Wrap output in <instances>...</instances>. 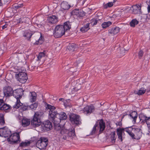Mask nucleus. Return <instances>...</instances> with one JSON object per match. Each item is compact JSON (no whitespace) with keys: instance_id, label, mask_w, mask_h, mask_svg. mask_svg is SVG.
Segmentation results:
<instances>
[{"instance_id":"nucleus-61","label":"nucleus","mask_w":150,"mask_h":150,"mask_svg":"<svg viewBox=\"0 0 150 150\" xmlns=\"http://www.w3.org/2000/svg\"><path fill=\"white\" fill-rule=\"evenodd\" d=\"M148 132H149V133H150V127L149 128V129H148Z\"/></svg>"},{"instance_id":"nucleus-33","label":"nucleus","mask_w":150,"mask_h":150,"mask_svg":"<svg viewBox=\"0 0 150 150\" xmlns=\"http://www.w3.org/2000/svg\"><path fill=\"white\" fill-rule=\"evenodd\" d=\"M146 90L144 88H140L138 91H136L135 93L139 95H142L145 93Z\"/></svg>"},{"instance_id":"nucleus-5","label":"nucleus","mask_w":150,"mask_h":150,"mask_svg":"<svg viewBox=\"0 0 150 150\" xmlns=\"http://www.w3.org/2000/svg\"><path fill=\"white\" fill-rule=\"evenodd\" d=\"M105 127V122L102 119L99 120L98 122H96L94 125L93 129L91 132V134L93 135L94 134L96 130V128L99 129L100 133H101L104 130Z\"/></svg>"},{"instance_id":"nucleus-36","label":"nucleus","mask_w":150,"mask_h":150,"mask_svg":"<svg viewBox=\"0 0 150 150\" xmlns=\"http://www.w3.org/2000/svg\"><path fill=\"white\" fill-rule=\"evenodd\" d=\"M111 24V22L109 21L107 22H104L102 24L101 26L103 28H105L109 26Z\"/></svg>"},{"instance_id":"nucleus-27","label":"nucleus","mask_w":150,"mask_h":150,"mask_svg":"<svg viewBox=\"0 0 150 150\" xmlns=\"http://www.w3.org/2000/svg\"><path fill=\"white\" fill-rule=\"evenodd\" d=\"M30 99L31 102H33L35 101L36 99L37 94L34 92H30Z\"/></svg>"},{"instance_id":"nucleus-24","label":"nucleus","mask_w":150,"mask_h":150,"mask_svg":"<svg viewBox=\"0 0 150 150\" xmlns=\"http://www.w3.org/2000/svg\"><path fill=\"white\" fill-rule=\"evenodd\" d=\"M132 120H133L134 122H136L137 118V113L136 112L133 111L131 112L129 115Z\"/></svg>"},{"instance_id":"nucleus-25","label":"nucleus","mask_w":150,"mask_h":150,"mask_svg":"<svg viewBox=\"0 0 150 150\" xmlns=\"http://www.w3.org/2000/svg\"><path fill=\"white\" fill-rule=\"evenodd\" d=\"M3 92L6 97L9 96V86H5L3 88Z\"/></svg>"},{"instance_id":"nucleus-12","label":"nucleus","mask_w":150,"mask_h":150,"mask_svg":"<svg viewBox=\"0 0 150 150\" xmlns=\"http://www.w3.org/2000/svg\"><path fill=\"white\" fill-rule=\"evenodd\" d=\"M46 108L50 110L49 111V119L50 120H53L54 115H55V113L57 111L55 110L56 108L53 106L47 104L46 107Z\"/></svg>"},{"instance_id":"nucleus-39","label":"nucleus","mask_w":150,"mask_h":150,"mask_svg":"<svg viewBox=\"0 0 150 150\" xmlns=\"http://www.w3.org/2000/svg\"><path fill=\"white\" fill-rule=\"evenodd\" d=\"M38 103H35L29 106V108L32 110H35L36 109L38 106Z\"/></svg>"},{"instance_id":"nucleus-32","label":"nucleus","mask_w":150,"mask_h":150,"mask_svg":"<svg viewBox=\"0 0 150 150\" xmlns=\"http://www.w3.org/2000/svg\"><path fill=\"white\" fill-rule=\"evenodd\" d=\"M65 31L71 28V25L69 21H67L64 23V25H62Z\"/></svg>"},{"instance_id":"nucleus-63","label":"nucleus","mask_w":150,"mask_h":150,"mask_svg":"<svg viewBox=\"0 0 150 150\" xmlns=\"http://www.w3.org/2000/svg\"><path fill=\"white\" fill-rule=\"evenodd\" d=\"M128 150H129V149H128Z\"/></svg>"},{"instance_id":"nucleus-52","label":"nucleus","mask_w":150,"mask_h":150,"mask_svg":"<svg viewBox=\"0 0 150 150\" xmlns=\"http://www.w3.org/2000/svg\"><path fill=\"white\" fill-rule=\"evenodd\" d=\"M131 137H132V138L133 139H135V137L134 136H135V134H134L133 133H132V132L129 134Z\"/></svg>"},{"instance_id":"nucleus-31","label":"nucleus","mask_w":150,"mask_h":150,"mask_svg":"<svg viewBox=\"0 0 150 150\" xmlns=\"http://www.w3.org/2000/svg\"><path fill=\"white\" fill-rule=\"evenodd\" d=\"M67 49L71 52H73L77 50L76 46L74 44L69 45L67 47Z\"/></svg>"},{"instance_id":"nucleus-55","label":"nucleus","mask_w":150,"mask_h":150,"mask_svg":"<svg viewBox=\"0 0 150 150\" xmlns=\"http://www.w3.org/2000/svg\"><path fill=\"white\" fill-rule=\"evenodd\" d=\"M147 9H148V13L150 12V5H148V7H147Z\"/></svg>"},{"instance_id":"nucleus-26","label":"nucleus","mask_w":150,"mask_h":150,"mask_svg":"<svg viewBox=\"0 0 150 150\" xmlns=\"http://www.w3.org/2000/svg\"><path fill=\"white\" fill-rule=\"evenodd\" d=\"M61 8L64 10H68L70 7V5L68 3L64 1L61 3Z\"/></svg>"},{"instance_id":"nucleus-7","label":"nucleus","mask_w":150,"mask_h":150,"mask_svg":"<svg viewBox=\"0 0 150 150\" xmlns=\"http://www.w3.org/2000/svg\"><path fill=\"white\" fill-rule=\"evenodd\" d=\"M125 131L127 132L129 134L132 131H134V129L132 127H130L128 128H126L125 129L121 128H118L117 129L116 132L117 135L118 137V139L120 140L121 142L123 141L122 135L124 132Z\"/></svg>"},{"instance_id":"nucleus-19","label":"nucleus","mask_w":150,"mask_h":150,"mask_svg":"<svg viewBox=\"0 0 150 150\" xmlns=\"http://www.w3.org/2000/svg\"><path fill=\"white\" fill-rule=\"evenodd\" d=\"M58 18L54 15H52L49 17L48 18V22L52 24H54L58 21Z\"/></svg>"},{"instance_id":"nucleus-53","label":"nucleus","mask_w":150,"mask_h":150,"mask_svg":"<svg viewBox=\"0 0 150 150\" xmlns=\"http://www.w3.org/2000/svg\"><path fill=\"white\" fill-rule=\"evenodd\" d=\"M17 21L18 23H22L23 22V21H22V19L21 18H19Z\"/></svg>"},{"instance_id":"nucleus-16","label":"nucleus","mask_w":150,"mask_h":150,"mask_svg":"<svg viewBox=\"0 0 150 150\" xmlns=\"http://www.w3.org/2000/svg\"><path fill=\"white\" fill-rule=\"evenodd\" d=\"M119 27H113L109 30L108 34L109 35H115L119 32Z\"/></svg>"},{"instance_id":"nucleus-41","label":"nucleus","mask_w":150,"mask_h":150,"mask_svg":"<svg viewBox=\"0 0 150 150\" xmlns=\"http://www.w3.org/2000/svg\"><path fill=\"white\" fill-rule=\"evenodd\" d=\"M5 123L4 116L2 115L0 116V125H3Z\"/></svg>"},{"instance_id":"nucleus-57","label":"nucleus","mask_w":150,"mask_h":150,"mask_svg":"<svg viewBox=\"0 0 150 150\" xmlns=\"http://www.w3.org/2000/svg\"><path fill=\"white\" fill-rule=\"evenodd\" d=\"M96 19H98V20H100L101 19L102 17H100L99 18L98 16H97V17L96 18Z\"/></svg>"},{"instance_id":"nucleus-14","label":"nucleus","mask_w":150,"mask_h":150,"mask_svg":"<svg viewBox=\"0 0 150 150\" xmlns=\"http://www.w3.org/2000/svg\"><path fill=\"white\" fill-rule=\"evenodd\" d=\"M94 110V107L93 105H87L83 109V113L86 115H89Z\"/></svg>"},{"instance_id":"nucleus-56","label":"nucleus","mask_w":150,"mask_h":150,"mask_svg":"<svg viewBox=\"0 0 150 150\" xmlns=\"http://www.w3.org/2000/svg\"><path fill=\"white\" fill-rule=\"evenodd\" d=\"M7 27V25H5L2 26V28L3 29H4V28H6Z\"/></svg>"},{"instance_id":"nucleus-59","label":"nucleus","mask_w":150,"mask_h":150,"mask_svg":"<svg viewBox=\"0 0 150 150\" xmlns=\"http://www.w3.org/2000/svg\"><path fill=\"white\" fill-rule=\"evenodd\" d=\"M2 5V3L1 2V1L0 0V6H1Z\"/></svg>"},{"instance_id":"nucleus-30","label":"nucleus","mask_w":150,"mask_h":150,"mask_svg":"<svg viewBox=\"0 0 150 150\" xmlns=\"http://www.w3.org/2000/svg\"><path fill=\"white\" fill-rule=\"evenodd\" d=\"M90 23H87L83 27H81L80 29V30L83 33H84L90 29L89 27Z\"/></svg>"},{"instance_id":"nucleus-50","label":"nucleus","mask_w":150,"mask_h":150,"mask_svg":"<svg viewBox=\"0 0 150 150\" xmlns=\"http://www.w3.org/2000/svg\"><path fill=\"white\" fill-rule=\"evenodd\" d=\"M23 6V4H15V5L14 6H13V8L14 7L15 8H18L21 7H22Z\"/></svg>"},{"instance_id":"nucleus-6","label":"nucleus","mask_w":150,"mask_h":150,"mask_svg":"<svg viewBox=\"0 0 150 150\" xmlns=\"http://www.w3.org/2000/svg\"><path fill=\"white\" fill-rule=\"evenodd\" d=\"M64 29L62 25H56L54 29L53 35L55 38H57L61 37L65 33Z\"/></svg>"},{"instance_id":"nucleus-40","label":"nucleus","mask_w":150,"mask_h":150,"mask_svg":"<svg viewBox=\"0 0 150 150\" xmlns=\"http://www.w3.org/2000/svg\"><path fill=\"white\" fill-rule=\"evenodd\" d=\"M70 100L69 99L67 100L64 101L63 103L65 107H70L71 104L70 103Z\"/></svg>"},{"instance_id":"nucleus-46","label":"nucleus","mask_w":150,"mask_h":150,"mask_svg":"<svg viewBox=\"0 0 150 150\" xmlns=\"http://www.w3.org/2000/svg\"><path fill=\"white\" fill-rule=\"evenodd\" d=\"M42 37L41 35L38 41L36 42L35 44L37 45H38L39 43H40V44H41L42 42Z\"/></svg>"},{"instance_id":"nucleus-3","label":"nucleus","mask_w":150,"mask_h":150,"mask_svg":"<svg viewBox=\"0 0 150 150\" xmlns=\"http://www.w3.org/2000/svg\"><path fill=\"white\" fill-rule=\"evenodd\" d=\"M55 114L53 117V120L50 121L54 123L55 126L56 125L60 126L59 123L61 120H65L67 119V115L64 112H61L60 113H58L57 111L55 113Z\"/></svg>"},{"instance_id":"nucleus-58","label":"nucleus","mask_w":150,"mask_h":150,"mask_svg":"<svg viewBox=\"0 0 150 150\" xmlns=\"http://www.w3.org/2000/svg\"><path fill=\"white\" fill-rule=\"evenodd\" d=\"M64 100V99L62 98H60L59 99V101H62L63 100Z\"/></svg>"},{"instance_id":"nucleus-44","label":"nucleus","mask_w":150,"mask_h":150,"mask_svg":"<svg viewBox=\"0 0 150 150\" xmlns=\"http://www.w3.org/2000/svg\"><path fill=\"white\" fill-rule=\"evenodd\" d=\"M39 140L42 141L43 142L45 143L46 144H47V145L48 144V141L47 138L41 137L40 138V139Z\"/></svg>"},{"instance_id":"nucleus-15","label":"nucleus","mask_w":150,"mask_h":150,"mask_svg":"<svg viewBox=\"0 0 150 150\" xmlns=\"http://www.w3.org/2000/svg\"><path fill=\"white\" fill-rule=\"evenodd\" d=\"M133 8L132 13L135 14H142L141 11V6L139 5H133L132 6Z\"/></svg>"},{"instance_id":"nucleus-23","label":"nucleus","mask_w":150,"mask_h":150,"mask_svg":"<svg viewBox=\"0 0 150 150\" xmlns=\"http://www.w3.org/2000/svg\"><path fill=\"white\" fill-rule=\"evenodd\" d=\"M32 34L30 30H26L23 33V36L27 38L28 40H30Z\"/></svg>"},{"instance_id":"nucleus-4","label":"nucleus","mask_w":150,"mask_h":150,"mask_svg":"<svg viewBox=\"0 0 150 150\" xmlns=\"http://www.w3.org/2000/svg\"><path fill=\"white\" fill-rule=\"evenodd\" d=\"M10 71H11L10 74L12 75L13 77L15 76L20 82L23 83H25L26 81L28 78L27 74L25 72H21L17 74L16 72H13L11 70H10Z\"/></svg>"},{"instance_id":"nucleus-48","label":"nucleus","mask_w":150,"mask_h":150,"mask_svg":"<svg viewBox=\"0 0 150 150\" xmlns=\"http://www.w3.org/2000/svg\"><path fill=\"white\" fill-rule=\"evenodd\" d=\"M145 123L147 124L149 129L150 128V117H148Z\"/></svg>"},{"instance_id":"nucleus-8","label":"nucleus","mask_w":150,"mask_h":150,"mask_svg":"<svg viewBox=\"0 0 150 150\" xmlns=\"http://www.w3.org/2000/svg\"><path fill=\"white\" fill-rule=\"evenodd\" d=\"M10 133L11 132L10 131ZM10 135V144H18L21 142L19 133L15 132Z\"/></svg>"},{"instance_id":"nucleus-42","label":"nucleus","mask_w":150,"mask_h":150,"mask_svg":"<svg viewBox=\"0 0 150 150\" xmlns=\"http://www.w3.org/2000/svg\"><path fill=\"white\" fill-rule=\"evenodd\" d=\"M113 5V3L112 2L108 3L104 5V8H107L108 7H110Z\"/></svg>"},{"instance_id":"nucleus-51","label":"nucleus","mask_w":150,"mask_h":150,"mask_svg":"<svg viewBox=\"0 0 150 150\" xmlns=\"http://www.w3.org/2000/svg\"><path fill=\"white\" fill-rule=\"evenodd\" d=\"M122 120L121 121L117 122L115 123V124L117 126H119L120 127H121L122 125Z\"/></svg>"},{"instance_id":"nucleus-49","label":"nucleus","mask_w":150,"mask_h":150,"mask_svg":"<svg viewBox=\"0 0 150 150\" xmlns=\"http://www.w3.org/2000/svg\"><path fill=\"white\" fill-rule=\"evenodd\" d=\"M144 54V52L142 50H140L138 53V56L139 58L141 59Z\"/></svg>"},{"instance_id":"nucleus-9","label":"nucleus","mask_w":150,"mask_h":150,"mask_svg":"<svg viewBox=\"0 0 150 150\" xmlns=\"http://www.w3.org/2000/svg\"><path fill=\"white\" fill-rule=\"evenodd\" d=\"M69 120L73 124L76 125L80 124L81 122L79 115L74 113H70L69 115Z\"/></svg>"},{"instance_id":"nucleus-2","label":"nucleus","mask_w":150,"mask_h":150,"mask_svg":"<svg viewBox=\"0 0 150 150\" xmlns=\"http://www.w3.org/2000/svg\"><path fill=\"white\" fill-rule=\"evenodd\" d=\"M23 90L22 88L17 89L12 92L13 96L16 99V103L13 106L14 108L18 109L23 105V103L21 102L20 99L22 98L23 94Z\"/></svg>"},{"instance_id":"nucleus-38","label":"nucleus","mask_w":150,"mask_h":150,"mask_svg":"<svg viewBox=\"0 0 150 150\" xmlns=\"http://www.w3.org/2000/svg\"><path fill=\"white\" fill-rule=\"evenodd\" d=\"M45 56V54L44 52L40 53L37 57L38 61H40L41 59Z\"/></svg>"},{"instance_id":"nucleus-54","label":"nucleus","mask_w":150,"mask_h":150,"mask_svg":"<svg viewBox=\"0 0 150 150\" xmlns=\"http://www.w3.org/2000/svg\"><path fill=\"white\" fill-rule=\"evenodd\" d=\"M4 103V100L2 99H0V107L1 106L2 104Z\"/></svg>"},{"instance_id":"nucleus-62","label":"nucleus","mask_w":150,"mask_h":150,"mask_svg":"<svg viewBox=\"0 0 150 150\" xmlns=\"http://www.w3.org/2000/svg\"><path fill=\"white\" fill-rule=\"evenodd\" d=\"M10 109L11 108V106H10Z\"/></svg>"},{"instance_id":"nucleus-28","label":"nucleus","mask_w":150,"mask_h":150,"mask_svg":"<svg viewBox=\"0 0 150 150\" xmlns=\"http://www.w3.org/2000/svg\"><path fill=\"white\" fill-rule=\"evenodd\" d=\"M30 123V120L26 118H23L22 120V125L24 127L28 126Z\"/></svg>"},{"instance_id":"nucleus-13","label":"nucleus","mask_w":150,"mask_h":150,"mask_svg":"<svg viewBox=\"0 0 150 150\" xmlns=\"http://www.w3.org/2000/svg\"><path fill=\"white\" fill-rule=\"evenodd\" d=\"M73 16H76L77 17L81 18L85 15V13L81 10L74 9L71 13Z\"/></svg>"},{"instance_id":"nucleus-22","label":"nucleus","mask_w":150,"mask_h":150,"mask_svg":"<svg viewBox=\"0 0 150 150\" xmlns=\"http://www.w3.org/2000/svg\"><path fill=\"white\" fill-rule=\"evenodd\" d=\"M117 138L115 132H112L110 135V142L112 143H114L115 142V140Z\"/></svg>"},{"instance_id":"nucleus-45","label":"nucleus","mask_w":150,"mask_h":150,"mask_svg":"<svg viewBox=\"0 0 150 150\" xmlns=\"http://www.w3.org/2000/svg\"><path fill=\"white\" fill-rule=\"evenodd\" d=\"M22 106V105L21 106V107L20 108V109L22 111H25L26 110H28L29 109V106ZM20 107H21V106Z\"/></svg>"},{"instance_id":"nucleus-20","label":"nucleus","mask_w":150,"mask_h":150,"mask_svg":"<svg viewBox=\"0 0 150 150\" xmlns=\"http://www.w3.org/2000/svg\"><path fill=\"white\" fill-rule=\"evenodd\" d=\"M36 146L40 149H44L47 146V144L39 140L36 143Z\"/></svg>"},{"instance_id":"nucleus-1","label":"nucleus","mask_w":150,"mask_h":150,"mask_svg":"<svg viewBox=\"0 0 150 150\" xmlns=\"http://www.w3.org/2000/svg\"><path fill=\"white\" fill-rule=\"evenodd\" d=\"M55 130L61 134V137L64 140L67 139L69 137H73L76 136L74 128L68 130L66 129L64 126L56 125L55 126Z\"/></svg>"},{"instance_id":"nucleus-37","label":"nucleus","mask_w":150,"mask_h":150,"mask_svg":"<svg viewBox=\"0 0 150 150\" xmlns=\"http://www.w3.org/2000/svg\"><path fill=\"white\" fill-rule=\"evenodd\" d=\"M9 109V106L8 105L5 104L4 102L1 106L0 107V110H6Z\"/></svg>"},{"instance_id":"nucleus-47","label":"nucleus","mask_w":150,"mask_h":150,"mask_svg":"<svg viewBox=\"0 0 150 150\" xmlns=\"http://www.w3.org/2000/svg\"><path fill=\"white\" fill-rule=\"evenodd\" d=\"M126 51L123 49H121L120 50V57H122L124 56L126 53Z\"/></svg>"},{"instance_id":"nucleus-18","label":"nucleus","mask_w":150,"mask_h":150,"mask_svg":"<svg viewBox=\"0 0 150 150\" xmlns=\"http://www.w3.org/2000/svg\"><path fill=\"white\" fill-rule=\"evenodd\" d=\"M135 139H139L141 137L142 132L141 130L139 128L134 129Z\"/></svg>"},{"instance_id":"nucleus-34","label":"nucleus","mask_w":150,"mask_h":150,"mask_svg":"<svg viewBox=\"0 0 150 150\" xmlns=\"http://www.w3.org/2000/svg\"><path fill=\"white\" fill-rule=\"evenodd\" d=\"M31 143L30 141H26L25 142H21L19 146L21 147H24L30 144Z\"/></svg>"},{"instance_id":"nucleus-29","label":"nucleus","mask_w":150,"mask_h":150,"mask_svg":"<svg viewBox=\"0 0 150 150\" xmlns=\"http://www.w3.org/2000/svg\"><path fill=\"white\" fill-rule=\"evenodd\" d=\"M44 112L42 111H38L35 113L34 116L40 120L44 116Z\"/></svg>"},{"instance_id":"nucleus-60","label":"nucleus","mask_w":150,"mask_h":150,"mask_svg":"<svg viewBox=\"0 0 150 150\" xmlns=\"http://www.w3.org/2000/svg\"><path fill=\"white\" fill-rule=\"evenodd\" d=\"M10 96H11V95L12 96V93L11 92V91H10Z\"/></svg>"},{"instance_id":"nucleus-11","label":"nucleus","mask_w":150,"mask_h":150,"mask_svg":"<svg viewBox=\"0 0 150 150\" xmlns=\"http://www.w3.org/2000/svg\"><path fill=\"white\" fill-rule=\"evenodd\" d=\"M0 135L5 137H7V141L9 142V130L6 127L0 128Z\"/></svg>"},{"instance_id":"nucleus-10","label":"nucleus","mask_w":150,"mask_h":150,"mask_svg":"<svg viewBox=\"0 0 150 150\" xmlns=\"http://www.w3.org/2000/svg\"><path fill=\"white\" fill-rule=\"evenodd\" d=\"M52 128V123L49 120H47L42 123L41 128L43 131H47L50 130Z\"/></svg>"},{"instance_id":"nucleus-17","label":"nucleus","mask_w":150,"mask_h":150,"mask_svg":"<svg viewBox=\"0 0 150 150\" xmlns=\"http://www.w3.org/2000/svg\"><path fill=\"white\" fill-rule=\"evenodd\" d=\"M31 124L35 127H38L41 125L40 120L34 116L33 118L31 120Z\"/></svg>"},{"instance_id":"nucleus-21","label":"nucleus","mask_w":150,"mask_h":150,"mask_svg":"<svg viewBox=\"0 0 150 150\" xmlns=\"http://www.w3.org/2000/svg\"><path fill=\"white\" fill-rule=\"evenodd\" d=\"M139 117L140 119V123L142 125H144L148 117L146 115H144L143 113L140 114Z\"/></svg>"},{"instance_id":"nucleus-43","label":"nucleus","mask_w":150,"mask_h":150,"mask_svg":"<svg viewBox=\"0 0 150 150\" xmlns=\"http://www.w3.org/2000/svg\"><path fill=\"white\" fill-rule=\"evenodd\" d=\"M97 20H96L95 19H93L91 20L90 24L92 26H94L97 24Z\"/></svg>"},{"instance_id":"nucleus-35","label":"nucleus","mask_w":150,"mask_h":150,"mask_svg":"<svg viewBox=\"0 0 150 150\" xmlns=\"http://www.w3.org/2000/svg\"><path fill=\"white\" fill-rule=\"evenodd\" d=\"M139 22L136 19H134L130 22L129 24L131 26L134 27L136 25L138 24Z\"/></svg>"}]
</instances>
